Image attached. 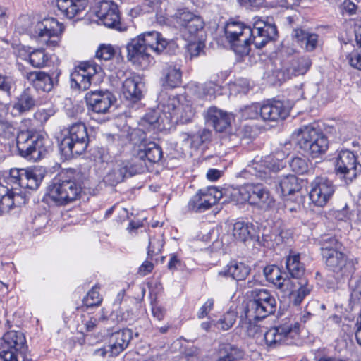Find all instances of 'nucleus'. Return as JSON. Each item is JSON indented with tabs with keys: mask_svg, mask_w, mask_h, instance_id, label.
<instances>
[{
	"mask_svg": "<svg viewBox=\"0 0 361 361\" xmlns=\"http://www.w3.org/2000/svg\"><path fill=\"white\" fill-rule=\"evenodd\" d=\"M277 33L274 24L259 19L255 21L252 27L240 22H230L225 27L226 39L240 55L248 54L251 44L257 49L264 47L275 39Z\"/></svg>",
	"mask_w": 361,
	"mask_h": 361,
	"instance_id": "obj_1",
	"label": "nucleus"
},
{
	"mask_svg": "<svg viewBox=\"0 0 361 361\" xmlns=\"http://www.w3.org/2000/svg\"><path fill=\"white\" fill-rule=\"evenodd\" d=\"M43 176L38 170L32 169H11L6 183L11 186V191L0 197V214L8 212L13 206L25 203V197L18 192L20 188L36 190L39 188Z\"/></svg>",
	"mask_w": 361,
	"mask_h": 361,
	"instance_id": "obj_2",
	"label": "nucleus"
},
{
	"mask_svg": "<svg viewBox=\"0 0 361 361\" xmlns=\"http://www.w3.org/2000/svg\"><path fill=\"white\" fill-rule=\"evenodd\" d=\"M165 99V95L161 94L158 98L159 100L158 110L152 111L144 117V121L154 128H160L161 126L164 127L165 123H169L176 116L178 118L180 111L183 109L177 98L168 97L166 99ZM187 108L188 111L185 113V117L180 113V117L183 121H189L192 116L191 109L189 107Z\"/></svg>",
	"mask_w": 361,
	"mask_h": 361,
	"instance_id": "obj_3",
	"label": "nucleus"
},
{
	"mask_svg": "<svg viewBox=\"0 0 361 361\" xmlns=\"http://www.w3.org/2000/svg\"><path fill=\"white\" fill-rule=\"evenodd\" d=\"M295 139L298 147L313 158L324 154L329 147L326 136L311 126L299 128Z\"/></svg>",
	"mask_w": 361,
	"mask_h": 361,
	"instance_id": "obj_4",
	"label": "nucleus"
},
{
	"mask_svg": "<svg viewBox=\"0 0 361 361\" xmlns=\"http://www.w3.org/2000/svg\"><path fill=\"white\" fill-rule=\"evenodd\" d=\"M60 143V149L66 157L80 155L85 152L89 136L85 125L77 122L70 126Z\"/></svg>",
	"mask_w": 361,
	"mask_h": 361,
	"instance_id": "obj_5",
	"label": "nucleus"
},
{
	"mask_svg": "<svg viewBox=\"0 0 361 361\" xmlns=\"http://www.w3.org/2000/svg\"><path fill=\"white\" fill-rule=\"evenodd\" d=\"M63 30L62 23L54 18H48L33 24L27 31L39 43L54 49L59 46L61 35Z\"/></svg>",
	"mask_w": 361,
	"mask_h": 361,
	"instance_id": "obj_6",
	"label": "nucleus"
},
{
	"mask_svg": "<svg viewBox=\"0 0 361 361\" xmlns=\"http://www.w3.org/2000/svg\"><path fill=\"white\" fill-rule=\"evenodd\" d=\"M251 298L245 312L247 319H262L275 312L276 301L268 290L255 289L251 291Z\"/></svg>",
	"mask_w": 361,
	"mask_h": 361,
	"instance_id": "obj_7",
	"label": "nucleus"
},
{
	"mask_svg": "<svg viewBox=\"0 0 361 361\" xmlns=\"http://www.w3.org/2000/svg\"><path fill=\"white\" fill-rule=\"evenodd\" d=\"M81 192V186L76 180L55 178L47 188V197L56 205L62 206L77 200Z\"/></svg>",
	"mask_w": 361,
	"mask_h": 361,
	"instance_id": "obj_8",
	"label": "nucleus"
},
{
	"mask_svg": "<svg viewBox=\"0 0 361 361\" xmlns=\"http://www.w3.org/2000/svg\"><path fill=\"white\" fill-rule=\"evenodd\" d=\"M48 139L43 135L28 131L20 132L16 137L17 147L20 156L37 161L48 151Z\"/></svg>",
	"mask_w": 361,
	"mask_h": 361,
	"instance_id": "obj_9",
	"label": "nucleus"
},
{
	"mask_svg": "<svg viewBox=\"0 0 361 361\" xmlns=\"http://www.w3.org/2000/svg\"><path fill=\"white\" fill-rule=\"evenodd\" d=\"M27 345L25 336L19 331L5 333L0 344V360L2 361H18L17 355H21L25 361Z\"/></svg>",
	"mask_w": 361,
	"mask_h": 361,
	"instance_id": "obj_10",
	"label": "nucleus"
},
{
	"mask_svg": "<svg viewBox=\"0 0 361 361\" xmlns=\"http://www.w3.org/2000/svg\"><path fill=\"white\" fill-rule=\"evenodd\" d=\"M300 324L298 322H286L267 330L264 334L268 347L276 348L282 344L292 345L299 336Z\"/></svg>",
	"mask_w": 361,
	"mask_h": 361,
	"instance_id": "obj_11",
	"label": "nucleus"
},
{
	"mask_svg": "<svg viewBox=\"0 0 361 361\" xmlns=\"http://www.w3.org/2000/svg\"><path fill=\"white\" fill-rule=\"evenodd\" d=\"M245 192L246 196L244 197L250 204L257 209L267 212L272 209L275 206V200L271 192L265 187L260 184L247 185L240 192Z\"/></svg>",
	"mask_w": 361,
	"mask_h": 361,
	"instance_id": "obj_12",
	"label": "nucleus"
},
{
	"mask_svg": "<svg viewBox=\"0 0 361 361\" xmlns=\"http://www.w3.org/2000/svg\"><path fill=\"white\" fill-rule=\"evenodd\" d=\"M323 259L328 269L337 277L348 278L355 270V262L343 252V250H336Z\"/></svg>",
	"mask_w": 361,
	"mask_h": 361,
	"instance_id": "obj_13",
	"label": "nucleus"
},
{
	"mask_svg": "<svg viewBox=\"0 0 361 361\" xmlns=\"http://www.w3.org/2000/svg\"><path fill=\"white\" fill-rule=\"evenodd\" d=\"M145 166L142 164L132 163L126 161H118L114 163L111 169L104 178V181L110 185H116L122 182L125 178L142 173Z\"/></svg>",
	"mask_w": 361,
	"mask_h": 361,
	"instance_id": "obj_14",
	"label": "nucleus"
},
{
	"mask_svg": "<svg viewBox=\"0 0 361 361\" xmlns=\"http://www.w3.org/2000/svg\"><path fill=\"white\" fill-rule=\"evenodd\" d=\"M221 197V192L214 187L200 189L189 200L188 209L197 213L204 212L214 205Z\"/></svg>",
	"mask_w": 361,
	"mask_h": 361,
	"instance_id": "obj_15",
	"label": "nucleus"
},
{
	"mask_svg": "<svg viewBox=\"0 0 361 361\" xmlns=\"http://www.w3.org/2000/svg\"><path fill=\"white\" fill-rule=\"evenodd\" d=\"M337 173L343 176L346 183L353 181L361 173V164L357 157L349 150L339 152L336 164Z\"/></svg>",
	"mask_w": 361,
	"mask_h": 361,
	"instance_id": "obj_16",
	"label": "nucleus"
},
{
	"mask_svg": "<svg viewBox=\"0 0 361 361\" xmlns=\"http://www.w3.org/2000/svg\"><path fill=\"white\" fill-rule=\"evenodd\" d=\"M310 198L318 207L325 206L331 199L335 185L326 177H317L310 184Z\"/></svg>",
	"mask_w": 361,
	"mask_h": 361,
	"instance_id": "obj_17",
	"label": "nucleus"
},
{
	"mask_svg": "<svg viewBox=\"0 0 361 361\" xmlns=\"http://www.w3.org/2000/svg\"><path fill=\"white\" fill-rule=\"evenodd\" d=\"M101 71V66L94 62L82 63L71 74V86L85 91L90 87L92 76Z\"/></svg>",
	"mask_w": 361,
	"mask_h": 361,
	"instance_id": "obj_18",
	"label": "nucleus"
},
{
	"mask_svg": "<svg viewBox=\"0 0 361 361\" xmlns=\"http://www.w3.org/2000/svg\"><path fill=\"white\" fill-rule=\"evenodd\" d=\"M281 167V163L271 157H266L263 159L257 157L249 165V171L267 183L271 184L273 178L271 174L278 171Z\"/></svg>",
	"mask_w": 361,
	"mask_h": 361,
	"instance_id": "obj_19",
	"label": "nucleus"
},
{
	"mask_svg": "<svg viewBox=\"0 0 361 361\" xmlns=\"http://www.w3.org/2000/svg\"><path fill=\"white\" fill-rule=\"evenodd\" d=\"M127 59L133 65L141 68H147L153 61L149 50L137 37L132 39L127 44Z\"/></svg>",
	"mask_w": 361,
	"mask_h": 361,
	"instance_id": "obj_20",
	"label": "nucleus"
},
{
	"mask_svg": "<svg viewBox=\"0 0 361 361\" xmlns=\"http://www.w3.org/2000/svg\"><path fill=\"white\" fill-rule=\"evenodd\" d=\"M92 12L105 26L119 28L120 13L118 6L115 3L102 1L94 7Z\"/></svg>",
	"mask_w": 361,
	"mask_h": 361,
	"instance_id": "obj_21",
	"label": "nucleus"
},
{
	"mask_svg": "<svg viewBox=\"0 0 361 361\" xmlns=\"http://www.w3.org/2000/svg\"><path fill=\"white\" fill-rule=\"evenodd\" d=\"M293 104L289 101L272 100L260 106V117L264 121H276L285 119Z\"/></svg>",
	"mask_w": 361,
	"mask_h": 361,
	"instance_id": "obj_22",
	"label": "nucleus"
},
{
	"mask_svg": "<svg viewBox=\"0 0 361 361\" xmlns=\"http://www.w3.org/2000/svg\"><path fill=\"white\" fill-rule=\"evenodd\" d=\"M90 109L97 114H106L116 102V97L109 91H90L85 94Z\"/></svg>",
	"mask_w": 361,
	"mask_h": 361,
	"instance_id": "obj_23",
	"label": "nucleus"
},
{
	"mask_svg": "<svg viewBox=\"0 0 361 361\" xmlns=\"http://www.w3.org/2000/svg\"><path fill=\"white\" fill-rule=\"evenodd\" d=\"M176 23L184 29V35H188V40H191L204 27V22L201 18L188 11L177 13Z\"/></svg>",
	"mask_w": 361,
	"mask_h": 361,
	"instance_id": "obj_24",
	"label": "nucleus"
},
{
	"mask_svg": "<svg viewBox=\"0 0 361 361\" xmlns=\"http://www.w3.org/2000/svg\"><path fill=\"white\" fill-rule=\"evenodd\" d=\"M60 72H53L51 75L42 71L25 72L23 75L29 82L38 90L44 92L51 91L54 86L58 83V77Z\"/></svg>",
	"mask_w": 361,
	"mask_h": 361,
	"instance_id": "obj_25",
	"label": "nucleus"
},
{
	"mask_svg": "<svg viewBox=\"0 0 361 361\" xmlns=\"http://www.w3.org/2000/svg\"><path fill=\"white\" fill-rule=\"evenodd\" d=\"M162 157L161 148L154 142H142L137 146L133 163L142 164L146 168L145 160L151 163L159 161Z\"/></svg>",
	"mask_w": 361,
	"mask_h": 361,
	"instance_id": "obj_26",
	"label": "nucleus"
},
{
	"mask_svg": "<svg viewBox=\"0 0 361 361\" xmlns=\"http://www.w3.org/2000/svg\"><path fill=\"white\" fill-rule=\"evenodd\" d=\"M133 332L129 329H123L113 333L109 339V353L115 357L123 352L132 339Z\"/></svg>",
	"mask_w": 361,
	"mask_h": 361,
	"instance_id": "obj_27",
	"label": "nucleus"
},
{
	"mask_svg": "<svg viewBox=\"0 0 361 361\" xmlns=\"http://www.w3.org/2000/svg\"><path fill=\"white\" fill-rule=\"evenodd\" d=\"M290 282L293 284L289 287L288 290H283V293L290 295L293 303L295 305H299L301 304L304 298L308 295L312 289V286L310 285L306 279H291Z\"/></svg>",
	"mask_w": 361,
	"mask_h": 361,
	"instance_id": "obj_28",
	"label": "nucleus"
},
{
	"mask_svg": "<svg viewBox=\"0 0 361 361\" xmlns=\"http://www.w3.org/2000/svg\"><path fill=\"white\" fill-rule=\"evenodd\" d=\"M264 274L266 279L273 283L275 287L281 292L288 290L294 283L290 282L289 277H283L281 269L276 265H268L264 269Z\"/></svg>",
	"mask_w": 361,
	"mask_h": 361,
	"instance_id": "obj_29",
	"label": "nucleus"
},
{
	"mask_svg": "<svg viewBox=\"0 0 361 361\" xmlns=\"http://www.w3.org/2000/svg\"><path fill=\"white\" fill-rule=\"evenodd\" d=\"M205 118L207 123L212 125L219 132L224 131L230 125V116L215 106L207 109Z\"/></svg>",
	"mask_w": 361,
	"mask_h": 361,
	"instance_id": "obj_30",
	"label": "nucleus"
},
{
	"mask_svg": "<svg viewBox=\"0 0 361 361\" xmlns=\"http://www.w3.org/2000/svg\"><path fill=\"white\" fill-rule=\"evenodd\" d=\"M137 37L141 39V43H143L149 51L151 50L157 54L164 51L168 44V41L156 31L146 32Z\"/></svg>",
	"mask_w": 361,
	"mask_h": 361,
	"instance_id": "obj_31",
	"label": "nucleus"
},
{
	"mask_svg": "<svg viewBox=\"0 0 361 361\" xmlns=\"http://www.w3.org/2000/svg\"><path fill=\"white\" fill-rule=\"evenodd\" d=\"M143 87L140 78H126L123 83V95L126 99L136 102L142 97Z\"/></svg>",
	"mask_w": 361,
	"mask_h": 361,
	"instance_id": "obj_32",
	"label": "nucleus"
},
{
	"mask_svg": "<svg viewBox=\"0 0 361 361\" xmlns=\"http://www.w3.org/2000/svg\"><path fill=\"white\" fill-rule=\"evenodd\" d=\"M88 0H57L58 9L68 18H73L85 10Z\"/></svg>",
	"mask_w": 361,
	"mask_h": 361,
	"instance_id": "obj_33",
	"label": "nucleus"
},
{
	"mask_svg": "<svg viewBox=\"0 0 361 361\" xmlns=\"http://www.w3.org/2000/svg\"><path fill=\"white\" fill-rule=\"evenodd\" d=\"M250 273V269L242 262H231L218 272L219 277L228 278L241 281L244 280Z\"/></svg>",
	"mask_w": 361,
	"mask_h": 361,
	"instance_id": "obj_34",
	"label": "nucleus"
},
{
	"mask_svg": "<svg viewBox=\"0 0 361 361\" xmlns=\"http://www.w3.org/2000/svg\"><path fill=\"white\" fill-rule=\"evenodd\" d=\"M292 37L296 42L307 51H314L318 44V35L307 32L301 28L294 29Z\"/></svg>",
	"mask_w": 361,
	"mask_h": 361,
	"instance_id": "obj_35",
	"label": "nucleus"
},
{
	"mask_svg": "<svg viewBox=\"0 0 361 361\" xmlns=\"http://www.w3.org/2000/svg\"><path fill=\"white\" fill-rule=\"evenodd\" d=\"M161 81L164 86L176 88L182 84V71L178 65H166L162 69Z\"/></svg>",
	"mask_w": 361,
	"mask_h": 361,
	"instance_id": "obj_36",
	"label": "nucleus"
},
{
	"mask_svg": "<svg viewBox=\"0 0 361 361\" xmlns=\"http://www.w3.org/2000/svg\"><path fill=\"white\" fill-rule=\"evenodd\" d=\"M34 92L27 88L25 89L18 97L13 106V109L19 114L27 112L36 104V99L34 97Z\"/></svg>",
	"mask_w": 361,
	"mask_h": 361,
	"instance_id": "obj_37",
	"label": "nucleus"
},
{
	"mask_svg": "<svg viewBox=\"0 0 361 361\" xmlns=\"http://www.w3.org/2000/svg\"><path fill=\"white\" fill-rule=\"evenodd\" d=\"M219 358L217 361H242L245 352L236 345L222 343L219 345Z\"/></svg>",
	"mask_w": 361,
	"mask_h": 361,
	"instance_id": "obj_38",
	"label": "nucleus"
},
{
	"mask_svg": "<svg viewBox=\"0 0 361 361\" xmlns=\"http://www.w3.org/2000/svg\"><path fill=\"white\" fill-rule=\"evenodd\" d=\"M275 187L277 192H280L283 196L291 195L300 190L298 178L291 174L281 177Z\"/></svg>",
	"mask_w": 361,
	"mask_h": 361,
	"instance_id": "obj_39",
	"label": "nucleus"
},
{
	"mask_svg": "<svg viewBox=\"0 0 361 361\" xmlns=\"http://www.w3.org/2000/svg\"><path fill=\"white\" fill-rule=\"evenodd\" d=\"M286 269L290 275V279H302L305 272L304 266L300 262L298 255H290L286 259Z\"/></svg>",
	"mask_w": 361,
	"mask_h": 361,
	"instance_id": "obj_40",
	"label": "nucleus"
},
{
	"mask_svg": "<svg viewBox=\"0 0 361 361\" xmlns=\"http://www.w3.org/2000/svg\"><path fill=\"white\" fill-rule=\"evenodd\" d=\"M291 76L290 70H289L288 67L276 68L275 70L271 68L268 69L264 73V78L267 79L269 83L273 85L281 83L289 79Z\"/></svg>",
	"mask_w": 361,
	"mask_h": 361,
	"instance_id": "obj_41",
	"label": "nucleus"
},
{
	"mask_svg": "<svg viewBox=\"0 0 361 361\" xmlns=\"http://www.w3.org/2000/svg\"><path fill=\"white\" fill-rule=\"evenodd\" d=\"M251 226L247 223L238 221L233 224L231 235L233 241L245 242L251 238Z\"/></svg>",
	"mask_w": 361,
	"mask_h": 361,
	"instance_id": "obj_42",
	"label": "nucleus"
},
{
	"mask_svg": "<svg viewBox=\"0 0 361 361\" xmlns=\"http://www.w3.org/2000/svg\"><path fill=\"white\" fill-rule=\"evenodd\" d=\"M320 245L322 257L336 252V250H343V245L334 237H324Z\"/></svg>",
	"mask_w": 361,
	"mask_h": 361,
	"instance_id": "obj_43",
	"label": "nucleus"
},
{
	"mask_svg": "<svg viewBox=\"0 0 361 361\" xmlns=\"http://www.w3.org/2000/svg\"><path fill=\"white\" fill-rule=\"evenodd\" d=\"M310 66V61L307 58L293 59L288 66L292 75H304Z\"/></svg>",
	"mask_w": 361,
	"mask_h": 361,
	"instance_id": "obj_44",
	"label": "nucleus"
},
{
	"mask_svg": "<svg viewBox=\"0 0 361 361\" xmlns=\"http://www.w3.org/2000/svg\"><path fill=\"white\" fill-rule=\"evenodd\" d=\"M252 320L246 317L245 320L241 322V334H244L249 337L256 338L262 334L263 330L260 326L252 322Z\"/></svg>",
	"mask_w": 361,
	"mask_h": 361,
	"instance_id": "obj_45",
	"label": "nucleus"
},
{
	"mask_svg": "<svg viewBox=\"0 0 361 361\" xmlns=\"http://www.w3.org/2000/svg\"><path fill=\"white\" fill-rule=\"evenodd\" d=\"M30 64L36 68L44 67L49 60L44 49H39L32 51L29 56Z\"/></svg>",
	"mask_w": 361,
	"mask_h": 361,
	"instance_id": "obj_46",
	"label": "nucleus"
},
{
	"mask_svg": "<svg viewBox=\"0 0 361 361\" xmlns=\"http://www.w3.org/2000/svg\"><path fill=\"white\" fill-rule=\"evenodd\" d=\"M211 132L207 129L200 130L197 133L192 134L191 142L190 147L191 148L197 149L202 144L210 140Z\"/></svg>",
	"mask_w": 361,
	"mask_h": 361,
	"instance_id": "obj_47",
	"label": "nucleus"
},
{
	"mask_svg": "<svg viewBox=\"0 0 361 361\" xmlns=\"http://www.w3.org/2000/svg\"><path fill=\"white\" fill-rule=\"evenodd\" d=\"M237 318V313L234 311H228L219 319L216 326L224 331L228 330L234 324Z\"/></svg>",
	"mask_w": 361,
	"mask_h": 361,
	"instance_id": "obj_48",
	"label": "nucleus"
},
{
	"mask_svg": "<svg viewBox=\"0 0 361 361\" xmlns=\"http://www.w3.org/2000/svg\"><path fill=\"white\" fill-rule=\"evenodd\" d=\"M99 288L94 286L83 299L84 305L87 307L98 306L101 304L102 298L98 291Z\"/></svg>",
	"mask_w": 361,
	"mask_h": 361,
	"instance_id": "obj_49",
	"label": "nucleus"
},
{
	"mask_svg": "<svg viewBox=\"0 0 361 361\" xmlns=\"http://www.w3.org/2000/svg\"><path fill=\"white\" fill-rule=\"evenodd\" d=\"M291 170L298 174H304L308 171V162L306 159L294 157L290 162Z\"/></svg>",
	"mask_w": 361,
	"mask_h": 361,
	"instance_id": "obj_50",
	"label": "nucleus"
},
{
	"mask_svg": "<svg viewBox=\"0 0 361 361\" xmlns=\"http://www.w3.org/2000/svg\"><path fill=\"white\" fill-rule=\"evenodd\" d=\"M241 117L243 119H255L260 116V106L257 104H252L240 109Z\"/></svg>",
	"mask_w": 361,
	"mask_h": 361,
	"instance_id": "obj_51",
	"label": "nucleus"
},
{
	"mask_svg": "<svg viewBox=\"0 0 361 361\" xmlns=\"http://www.w3.org/2000/svg\"><path fill=\"white\" fill-rule=\"evenodd\" d=\"M164 246V240L161 235L157 237H150L149 240V246L147 254L152 257L159 254Z\"/></svg>",
	"mask_w": 361,
	"mask_h": 361,
	"instance_id": "obj_52",
	"label": "nucleus"
},
{
	"mask_svg": "<svg viewBox=\"0 0 361 361\" xmlns=\"http://www.w3.org/2000/svg\"><path fill=\"white\" fill-rule=\"evenodd\" d=\"M16 128L9 121L0 117V136L9 139L15 135Z\"/></svg>",
	"mask_w": 361,
	"mask_h": 361,
	"instance_id": "obj_53",
	"label": "nucleus"
},
{
	"mask_svg": "<svg viewBox=\"0 0 361 361\" xmlns=\"http://www.w3.org/2000/svg\"><path fill=\"white\" fill-rule=\"evenodd\" d=\"M351 293L350 300L354 303H358L361 301V278L351 281L350 283Z\"/></svg>",
	"mask_w": 361,
	"mask_h": 361,
	"instance_id": "obj_54",
	"label": "nucleus"
},
{
	"mask_svg": "<svg viewBox=\"0 0 361 361\" xmlns=\"http://www.w3.org/2000/svg\"><path fill=\"white\" fill-rule=\"evenodd\" d=\"M115 54V50L111 45H102L96 52V56L99 59L105 61L111 59Z\"/></svg>",
	"mask_w": 361,
	"mask_h": 361,
	"instance_id": "obj_55",
	"label": "nucleus"
},
{
	"mask_svg": "<svg viewBox=\"0 0 361 361\" xmlns=\"http://www.w3.org/2000/svg\"><path fill=\"white\" fill-rule=\"evenodd\" d=\"M204 47V43L201 42H190L187 46V52L190 59L198 56Z\"/></svg>",
	"mask_w": 361,
	"mask_h": 361,
	"instance_id": "obj_56",
	"label": "nucleus"
},
{
	"mask_svg": "<svg viewBox=\"0 0 361 361\" xmlns=\"http://www.w3.org/2000/svg\"><path fill=\"white\" fill-rule=\"evenodd\" d=\"M13 85V80L11 78L0 74V91L6 92L9 95Z\"/></svg>",
	"mask_w": 361,
	"mask_h": 361,
	"instance_id": "obj_57",
	"label": "nucleus"
},
{
	"mask_svg": "<svg viewBox=\"0 0 361 361\" xmlns=\"http://www.w3.org/2000/svg\"><path fill=\"white\" fill-rule=\"evenodd\" d=\"M219 87L213 82H208L202 86V94L204 96L214 97Z\"/></svg>",
	"mask_w": 361,
	"mask_h": 361,
	"instance_id": "obj_58",
	"label": "nucleus"
},
{
	"mask_svg": "<svg viewBox=\"0 0 361 361\" xmlns=\"http://www.w3.org/2000/svg\"><path fill=\"white\" fill-rule=\"evenodd\" d=\"M214 305L213 299H208L204 304L200 307L197 316L200 319L205 317L211 311Z\"/></svg>",
	"mask_w": 361,
	"mask_h": 361,
	"instance_id": "obj_59",
	"label": "nucleus"
},
{
	"mask_svg": "<svg viewBox=\"0 0 361 361\" xmlns=\"http://www.w3.org/2000/svg\"><path fill=\"white\" fill-rule=\"evenodd\" d=\"M357 6L351 0H345L341 4V9L343 13H346L349 15H353L356 13Z\"/></svg>",
	"mask_w": 361,
	"mask_h": 361,
	"instance_id": "obj_60",
	"label": "nucleus"
},
{
	"mask_svg": "<svg viewBox=\"0 0 361 361\" xmlns=\"http://www.w3.org/2000/svg\"><path fill=\"white\" fill-rule=\"evenodd\" d=\"M105 317L104 316H102L98 319L93 317H90L88 320L83 322L85 330L87 331H94L97 325L98 321H103Z\"/></svg>",
	"mask_w": 361,
	"mask_h": 361,
	"instance_id": "obj_61",
	"label": "nucleus"
},
{
	"mask_svg": "<svg viewBox=\"0 0 361 361\" xmlns=\"http://www.w3.org/2000/svg\"><path fill=\"white\" fill-rule=\"evenodd\" d=\"M301 209V207L298 204H292L289 201H286L284 205V212L286 214H293L298 212Z\"/></svg>",
	"mask_w": 361,
	"mask_h": 361,
	"instance_id": "obj_62",
	"label": "nucleus"
},
{
	"mask_svg": "<svg viewBox=\"0 0 361 361\" xmlns=\"http://www.w3.org/2000/svg\"><path fill=\"white\" fill-rule=\"evenodd\" d=\"M152 313L154 318L159 321H161L165 316L166 310L161 306L154 305L152 308Z\"/></svg>",
	"mask_w": 361,
	"mask_h": 361,
	"instance_id": "obj_63",
	"label": "nucleus"
},
{
	"mask_svg": "<svg viewBox=\"0 0 361 361\" xmlns=\"http://www.w3.org/2000/svg\"><path fill=\"white\" fill-rule=\"evenodd\" d=\"M349 61L352 66L361 70V54H353L350 56Z\"/></svg>",
	"mask_w": 361,
	"mask_h": 361,
	"instance_id": "obj_64",
	"label": "nucleus"
}]
</instances>
